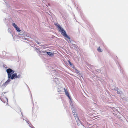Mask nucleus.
Here are the masks:
<instances>
[{"instance_id": "obj_5", "label": "nucleus", "mask_w": 128, "mask_h": 128, "mask_svg": "<svg viewBox=\"0 0 128 128\" xmlns=\"http://www.w3.org/2000/svg\"><path fill=\"white\" fill-rule=\"evenodd\" d=\"M111 88H112V89L113 90H116V91H117V93L118 94H122V92L121 90H120L119 89H118L116 87H112L111 86H110Z\"/></svg>"}, {"instance_id": "obj_17", "label": "nucleus", "mask_w": 128, "mask_h": 128, "mask_svg": "<svg viewBox=\"0 0 128 128\" xmlns=\"http://www.w3.org/2000/svg\"><path fill=\"white\" fill-rule=\"evenodd\" d=\"M72 46H73L76 47V45L74 44H72Z\"/></svg>"}, {"instance_id": "obj_6", "label": "nucleus", "mask_w": 128, "mask_h": 128, "mask_svg": "<svg viewBox=\"0 0 128 128\" xmlns=\"http://www.w3.org/2000/svg\"><path fill=\"white\" fill-rule=\"evenodd\" d=\"M57 26V27L58 28L59 32H61V34L63 33L64 31H65L63 28L60 26V24H56Z\"/></svg>"}, {"instance_id": "obj_9", "label": "nucleus", "mask_w": 128, "mask_h": 128, "mask_svg": "<svg viewBox=\"0 0 128 128\" xmlns=\"http://www.w3.org/2000/svg\"><path fill=\"white\" fill-rule=\"evenodd\" d=\"M74 71L78 74H80V72L77 70L75 67L74 68Z\"/></svg>"}, {"instance_id": "obj_21", "label": "nucleus", "mask_w": 128, "mask_h": 128, "mask_svg": "<svg viewBox=\"0 0 128 128\" xmlns=\"http://www.w3.org/2000/svg\"><path fill=\"white\" fill-rule=\"evenodd\" d=\"M4 2H5L6 4H7V3H6V2L4 1Z\"/></svg>"}, {"instance_id": "obj_7", "label": "nucleus", "mask_w": 128, "mask_h": 128, "mask_svg": "<svg viewBox=\"0 0 128 128\" xmlns=\"http://www.w3.org/2000/svg\"><path fill=\"white\" fill-rule=\"evenodd\" d=\"M62 35L65 38H68V39L70 41V38L66 34L65 31H64L63 33H62Z\"/></svg>"}, {"instance_id": "obj_16", "label": "nucleus", "mask_w": 128, "mask_h": 128, "mask_svg": "<svg viewBox=\"0 0 128 128\" xmlns=\"http://www.w3.org/2000/svg\"><path fill=\"white\" fill-rule=\"evenodd\" d=\"M36 51L37 52L39 53L40 52V50H39L37 48H36Z\"/></svg>"}, {"instance_id": "obj_2", "label": "nucleus", "mask_w": 128, "mask_h": 128, "mask_svg": "<svg viewBox=\"0 0 128 128\" xmlns=\"http://www.w3.org/2000/svg\"><path fill=\"white\" fill-rule=\"evenodd\" d=\"M29 34L28 33L25 32L24 31H21L18 34V37L21 38H23L24 37V38L25 40H26V38L25 37H29Z\"/></svg>"}, {"instance_id": "obj_3", "label": "nucleus", "mask_w": 128, "mask_h": 128, "mask_svg": "<svg viewBox=\"0 0 128 128\" xmlns=\"http://www.w3.org/2000/svg\"><path fill=\"white\" fill-rule=\"evenodd\" d=\"M6 72L8 75V78L10 77V76L14 73V71L11 68H9L6 69Z\"/></svg>"}, {"instance_id": "obj_10", "label": "nucleus", "mask_w": 128, "mask_h": 128, "mask_svg": "<svg viewBox=\"0 0 128 128\" xmlns=\"http://www.w3.org/2000/svg\"><path fill=\"white\" fill-rule=\"evenodd\" d=\"M64 90L65 94L68 97L69 99L70 100V98L69 96V94H68L67 91L65 89V88H64Z\"/></svg>"}, {"instance_id": "obj_18", "label": "nucleus", "mask_w": 128, "mask_h": 128, "mask_svg": "<svg viewBox=\"0 0 128 128\" xmlns=\"http://www.w3.org/2000/svg\"><path fill=\"white\" fill-rule=\"evenodd\" d=\"M69 61V63H70V65H71V64L70 63V62Z\"/></svg>"}, {"instance_id": "obj_11", "label": "nucleus", "mask_w": 128, "mask_h": 128, "mask_svg": "<svg viewBox=\"0 0 128 128\" xmlns=\"http://www.w3.org/2000/svg\"><path fill=\"white\" fill-rule=\"evenodd\" d=\"M46 53L48 55L50 56H52L54 55V53H52L51 52H47Z\"/></svg>"}, {"instance_id": "obj_1", "label": "nucleus", "mask_w": 128, "mask_h": 128, "mask_svg": "<svg viewBox=\"0 0 128 128\" xmlns=\"http://www.w3.org/2000/svg\"><path fill=\"white\" fill-rule=\"evenodd\" d=\"M21 75L20 74L17 75L16 73H15L13 74L9 78L7 81L3 84L2 85V86L4 87L9 83V82L15 78H20Z\"/></svg>"}, {"instance_id": "obj_15", "label": "nucleus", "mask_w": 128, "mask_h": 128, "mask_svg": "<svg viewBox=\"0 0 128 128\" xmlns=\"http://www.w3.org/2000/svg\"><path fill=\"white\" fill-rule=\"evenodd\" d=\"M97 50H98V51L99 52H102V50L100 49V46L99 47V48H98Z\"/></svg>"}, {"instance_id": "obj_19", "label": "nucleus", "mask_w": 128, "mask_h": 128, "mask_svg": "<svg viewBox=\"0 0 128 128\" xmlns=\"http://www.w3.org/2000/svg\"><path fill=\"white\" fill-rule=\"evenodd\" d=\"M12 24H15V23H12Z\"/></svg>"}, {"instance_id": "obj_4", "label": "nucleus", "mask_w": 128, "mask_h": 128, "mask_svg": "<svg viewBox=\"0 0 128 128\" xmlns=\"http://www.w3.org/2000/svg\"><path fill=\"white\" fill-rule=\"evenodd\" d=\"M75 109H74V110L73 109V110H72V112L73 113H74V116L76 120V122L78 123V126H79L80 125V121L79 120V118H78V116H77L76 114H75V113H74L75 110Z\"/></svg>"}, {"instance_id": "obj_8", "label": "nucleus", "mask_w": 128, "mask_h": 128, "mask_svg": "<svg viewBox=\"0 0 128 128\" xmlns=\"http://www.w3.org/2000/svg\"><path fill=\"white\" fill-rule=\"evenodd\" d=\"M14 27L15 28L16 30L18 32H20L21 31L20 29L18 27L16 24H12Z\"/></svg>"}, {"instance_id": "obj_20", "label": "nucleus", "mask_w": 128, "mask_h": 128, "mask_svg": "<svg viewBox=\"0 0 128 128\" xmlns=\"http://www.w3.org/2000/svg\"><path fill=\"white\" fill-rule=\"evenodd\" d=\"M54 24H58V23H56H56H54Z\"/></svg>"}, {"instance_id": "obj_12", "label": "nucleus", "mask_w": 128, "mask_h": 128, "mask_svg": "<svg viewBox=\"0 0 128 128\" xmlns=\"http://www.w3.org/2000/svg\"><path fill=\"white\" fill-rule=\"evenodd\" d=\"M1 101H2V102H4V103H5V102H4V100H6V103H7V102H8V99L7 98H5L4 99V100H3L2 99H1Z\"/></svg>"}, {"instance_id": "obj_22", "label": "nucleus", "mask_w": 128, "mask_h": 128, "mask_svg": "<svg viewBox=\"0 0 128 128\" xmlns=\"http://www.w3.org/2000/svg\"><path fill=\"white\" fill-rule=\"evenodd\" d=\"M33 128H34V127H33Z\"/></svg>"}, {"instance_id": "obj_13", "label": "nucleus", "mask_w": 128, "mask_h": 128, "mask_svg": "<svg viewBox=\"0 0 128 128\" xmlns=\"http://www.w3.org/2000/svg\"><path fill=\"white\" fill-rule=\"evenodd\" d=\"M7 14L8 15V18H5V20H9V22H11V21H12V20L11 19H10V16H9V15H8V14Z\"/></svg>"}, {"instance_id": "obj_14", "label": "nucleus", "mask_w": 128, "mask_h": 128, "mask_svg": "<svg viewBox=\"0 0 128 128\" xmlns=\"http://www.w3.org/2000/svg\"><path fill=\"white\" fill-rule=\"evenodd\" d=\"M55 81L56 84H59V81L58 78H56L55 79Z\"/></svg>"}]
</instances>
